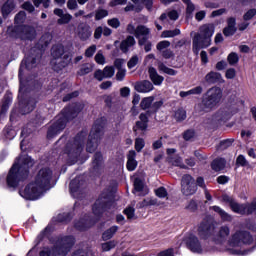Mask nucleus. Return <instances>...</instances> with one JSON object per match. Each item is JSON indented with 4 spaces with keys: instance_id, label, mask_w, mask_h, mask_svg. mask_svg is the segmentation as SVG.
<instances>
[{
    "instance_id": "obj_1",
    "label": "nucleus",
    "mask_w": 256,
    "mask_h": 256,
    "mask_svg": "<svg viewBox=\"0 0 256 256\" xmlns=\"http://www.w3.org/2000/svg\"><path fill=\"white\" fill-rule=\"evenodd\" d=\"M83 109H85V104L83 102H71L66 105L55 117L52 124L48 127L46 138L51 140L55 139L57 135H61V133L65 131L67 123H71L73 119H77Z\"/></svg>"
},
{
    "instance_id": "obj_2",
    "label": "nucleus",
    "mask_w": 256,
    "mask_h": 256,
    "mask_svg": "<svg viewBox=\"0 0 256 256\" xmlns=\"http://www.w3.org/2000/svg\"><path fill=\"white\" fill-rule=\"evenodd\" d=\"M35 166V159L31 156H24L20 162H15L6 176V188L15 191L20 183H25L29 179L31 169Z\"/></svg>"
},
{
    "instance_id": "obj_3",
    "label": "nucleus",
    "mask_w": 256,
    "mask_h": 256,
    "mask_svg": "<svg viewBox=\"0 0 256 256\" xmlns=\"http://www.w3.org/2000/svg\"><path fill=\"white\" fill-rule=\"evenodd\" d=\"M75 241L73 235L58 237L52 246H44L39 251V256H68L75 247Z\"/></svg>"
},
{
    "instance_id": "obj_4",
    "label": "nucleus",
    "mask_w": 256,
    "mask_h": 256,
    "mask_svg": "<svg viewBox=\"0 0 256 256\" xmlns=\"http://www.w3.org/2000/svg\"><path fill=\"white\" fill-rule=\"evenodd\" d=\"M215 34V24L207 23L199 27V32L195 33L192 38V52L194 55H199L201 49L211 47L212 37Z\"/></svg>"
},
{
    "instance_id": "obj_5",
    "label": "nucleus",
    "mask_w": 256,
    "mask_h": 256,
    "mask_svg": "<svg viewBox=\"0 0 256 256\" xmlns=\"http://www.w3.org/2000/svg\"><path fill=\"white\" fill-rule=\"evenodd\" d=\"M87 137V132H78L72 140H69L65 147L64 153L68 156L69 161L72 165H75L79 161V157L83 152V143H85V138Z\"/></svg>"
},
{
    "instance_id": "obj_6",
    "label": "nucleus",
    "mask_w": 256,
    "mask_h": 256,
    "mask_svg": "<svg viewBox=\"0 0 256 256\" xmlns=\"http://www.w3.org/2000/svg\"><path fill=\"white\" fill-rule=\"evenodd\" d=\"M223 99V90L220 87L214 86L209 88L202 96L200 109L203 113H211L213 109L219 107Z\"/></svg>"
},
{
    "instance_id": "obj_7",
    "label": "nucleus",
    "mask_w": 256,
    "mask_h": 256,
    "mask_svg": "<svg viewBox=\"0 0 256 256\" xmlns=\"http://www.w3.org/2000/svg\"><path fill=\"white\" fill-rule=\"evenodd\" d=\"M113 205H115V200L113 199V195L110 193L102 194L99 196L92 205V213L94 215V219H97L99 223L103 218V214L113 209Z\"/></svg>"
},
{
    "instance_id": "obj_8",
    "label": "nucleus",
    "mask_w": 256,
    "mask_h": 256,
    "mask_svg": "<svg viewBox=\"0 0 256 256\" xmlns=\"http://www.w3.org/2000/svg\"><path fill=\"white\" fill-rule=\"evenodd\" d=\"M127 33L130 35H134L136 39H138V45L143 47L149 41V36L151 35V29L147 28V26L143 24H139L136 28L130 23L126 27Z\"/></svg>"
},
{
    "instance_id": "obj_9",
    "label": "nucleus",
    "mask_w": 256,
    "mask_h": 256,
    "mask_svg": "<svg viewBox=\"0 0 256 256\" xmlns=\"http://www.w3.org/2000/svg\"><path fill=\"white\" fill-rule=\"evenodd\" d=\"M198 237L202 239V241H207V239H211L213 235H215V222L211 217L206 216L200 222L197 228Z\"/></svg>"
},
{
    "instance_id": "obj_10",
    "label": "nucleus",
    "mask_w": 256,
    "mask_h": 256,
    "mask_svg": "<svg viewBox=\"0 0 256 256\" xmlns=\"http://www.w3.org/2000/svg\"><path fill=\"white\" fill-rule=\"evenodd\" d=\"M34 181L38 187H41V189H51L53 170L47 166L40 168L34 177Z\"/></svg>"
},
{
    "instance_id": "obj_11",
    "label": "nucleus",
    "mask_w": 256,
    "mask_h": 256,
    "mask_svg": "<svg viewBox=\"0 0 256 256\" xmlns=\"http://www.w3.org/2000/svg\"><path fill=\"white\" fill-rule=\"evenodd\" d=\"M14 33L20 41H35L37 37V30H35V27L27 24L15 26Z\"/></svg>"
},
{
    "instance_id": "obj_12",
    "label": "nucleus",
    "mask_w": 256,
    "mask_h": 256,
    "mask_svg": "<svg viewBox=\"0 0 256 256\" xmlns=\"http://www.w3.org/2000/svg\"><path fill=\"white\" fill-rule=\"evenodd\" d=\"M253 243V235L245 230L236 231L230 240L232 247H240L241 245H251Z\"/></svg>"
},
{
    "instance_id": "obj_13",
    "label": "nucleus",
    "mask_w": 256,
    "mask_h": 256,
    "mask_svg": "<svg viewBox=\"0 0 256 256\" xmlns=\"http://www.w3.org/2000/svg\"><path fill=\"white\" fill-rule=\"evenodd\" d=\"M43 191H45V188H41L34 180L25 186L23 197L27 201H37L43 195Z\"/></svg>"
},
{
    "instance_id": "obj_14",
    "label": "nucleus",
    "mask_w": 256,
    "mask_h": 256,
    "mask_svg": "<svg viewBox=\"0 0 256 256\" xmlns=\"http://www.w3.org/2000/svg\"><path fill=\"white\" fill-rule=\"evenodd\" d=\"M181 191L186 197L195 195L197 193V184L195 178L190 174H184L181 179Z\"/></svg>"
},
{
    "instance_id": "obj_15",
    "label": "nucleus",
    "mask_w": 256,
    "mask_h": 256,
    "mask_svg": "<svg viewBox=\"0 0 256 256\" xmlns=\"http://www.w3.org/2000/svg\"><path fill=\"white\" fill-rule=\"evenodd\" d=\"M97 223L98 220L95 219V217L85 215L78 221L74 222V228L76 229V231L80 232L89 231V229H91V227H95Z\"/></svg>"
},
{
    "instance_id": "obj_16",
    "label": "nucleus",
    "mask_w": 256,
    "mask_h": 256,
    "mask_svg": "<svg viewBox=\"0 0 256 256\" xmlns=\"http://www.w3.org/2000/svg\"><path fill=\"white\" fill-rule=\"evenodd\" d=\"M105 127H107V119L105 117L98 118L92 127L90 137L101 139L105 135Z\"/></svg>"
},
{
    "instance_id": "obj_17",
    "label": "nucleus",
    "mask_w": 256,
    "mask_h": 256,
    "mask_svg": "<svg viewBox=\"0 0 256 256\" xmlns=\"http://www.w3.org/2000/svg\"><path fill=\"white\" fill-rule=\"evenodd\" d=\"M185 245L192 253H203V246L201 241L195 234H189L184 239Z\"/></svg>"
},
{
    "instance_id": "obj_18",
    "label": "nucleus",
    "mask_w": 256,
    "mask_h": 256,
    "mask_svg": "<svg viewBox=\"0 0 256 256\" xmlns=\"http://www.w3.org/2000/svg\"><path fill=\"white\" fill-rule=\"evenodd\" d=\"M101 171H103V153L97 151L92 158V174L100 177Z\"/></svg>"
},
{
    "instance_id": "obj_19",
    "label": "nucleus",
    "mask_w": 256,
    "mask_h": 256,
    "mask_svg": "<svg viewBox=\"0 0 256 256\" xmlns=\"http://www.w3.org/2000/svg\"><path fill=\"white\" fill-rule=\"evenodd\" d=\"M149 127V116L145 112L140 113L139 120L135 122L132 130L134 133L138 131H147Z\"/></svg>"
},
{
    "instance_id": "obj_20",
    "label": "nucleus",
    "mask_w": 256,
    "mask_h": 256,
    "mask_svg": "<svg viewBox=\"0 0 256 256\" xmlns=\"http://www.w3.org/2000/svg\"><path fill=\"white\" fill-rule=\"evenodd\" d=\"M212 119L217 125H225L231 119V113L225 109H219L213 114Z\"/></svg>"
},
{
    "instance_id": "obj_21",
    "label": "nucleus",
    "mask_w": 256,
    "mask_h": 256,
    "mask_svg": "<svg viewBox=\"0 0 256 256\" xmlns=\"http://www.w3.org/2000/svg\"><path fill=\"white\" fill-rule=\"evenodd\" d=\"M23 89H25V86L23 85V83L20 82L18 95L19 105H25L26 107H28V113H31V111H34L35 107H37V102H35V100L23 99V96H21V93H23Z\"/></svg>"
},
{
    "instance_id": "obj_22",
    "label": "nucleus",
    "mask_w": 256,
    "mask_h": 256,
    "mask_svg": "<svg viewBox=\"0 0 256 256\" xmlns=\"http://www.w3.org/2000/svg\"><path fill=\"white\" fill-rule=\"evenodd\" d=\"M53 233V228L51 226H46L37 236L36 238V245L29 250L28 255H31V253H33V250L37 247V245H39V243H41L44 239H49V237H51V234Z\"/></svg>"
},
{
    "instance_id": "obj_23",
    "label": "nucleus",
    "mask_w": 256,
    "mask_h": 256,
    "mask_svg": "<svg viewBox=\"0 0 256 256\" xmlns=\"http://www.w3.org/2000/svg\"><path fill=\"white\" fill-rule=\"evenodd\" d=\"M134 89L138 93H149V92L153 91V89H155V87L153 86V83H151V81L143 80L140 82H136Z\"/></svg>"
},
{
    "instance_id": "obj_24",
    "label": "nucleus",
    "mask_w": 256,
    "mask_h": 256,
    "mask_svg": "<svg viewBox=\"0 0 256 256\" xmlns=\"http://www.w3.org/2000/svg\"><path fill=\"white\" fill-rule=\"evenodd\" d=\"M15 7H17L15 0H6L1 7V15L3 19H7V17L15 11Z\"/></svg>"
},
{
    "instance_id": "obj_25",
    "label": "nucleus",
    "mask_w": 256,
    "mask_h": 256,
    "mask_svg": "<svg viewBox=\"0 0 256 256\" xmlns=\"http://www.w3.org/2000/svg\"><path fill=\"white\" fill-rule=\"evenodd\" d=\"M12 103H13V93L6 92L2 99V105L0 106V115H6Z\"/></svg>"
},
{
    "instance_id": "obj_26",
    "label": "nucleus",
    "mask_w": 256,
    "mask_h": 256,
    "mask_svg": "<svg viewBox=\"0 0 256 256\" xmlns=\"http://www.w3.org/2000/svg\"><path fill=\"white\" fill-rule=\"evenodd\" d=\"M135 157H137V152H135V150H130L127 155V171H135V169H137L139 162L135 160Z\"/></svg>"
},
{
    "instance_id": "obj_27",
    "label": "nucleus",
    "mask_w": 256,
    "mask_h": 256,
    "mask_svg": "<svg viewBox=\"0 0 256 256\" xmlns=\"http://www.w3.org/2000/svg\"><path fill=\"white\" fill-rule=\"evenodd\" d=\"M93 32L91 31V26L84 24L78 26V37L80 41H87L91 37Z\"/></svg>"
},
{
    "instance_id": "obj_28",
    "label": "nucleus",
    "mask_w": 256,
    "mask_h": 256,
    "mask_svg": "<svg viewBox=\"0 0 256 256\" xmlns=\"http://www.w3.org/2000/svg\"><path fill=\"white\" fill-rule=\"evenodd\" d=\"M70 63H71V54H64L62 55L61 61L56 62L53 65V69L54 71H56V73H59V71H63L65 67H68Z\"/></svg>"
},
{
    "instance_id": "obj_29",
    "label": "nucleus",
    "mask_w": 256,
    "mask_h": 256,
    "mask_svg": "<svg viewBox=\"0 0 256 256\" xmlns=\"http://www.w3.org/2000/svg\"><path fill=\"white\" fill-rule=\"evenodd\" d=\"M150 80L152 81L153 85L159 86L163 84V81H165V77L159 75L157 73V69L155 67H150L148 69Z\"/></svg>"
},
{
    "instance_id": "obj_30",
    "label": "nucleus",
    "mask_w": 256,
    "mask_h": 256,
    "mask_svg": "<svg viewBox=\"0 0 256 256\" xmlns=\"http://www.w3.org/2000/svg\"><path fill=\"white\" fill-rule=\"evenodd\" d=\"M101 139L94 138L89 135L87 143H86V151L87 153H95L97 151V147H99V142Z\"/></svg>"
},
{
    "instance_id": "obj_31",
    "label": "nucleus",
    "mask_w": 256,
    "mask_h": 256,
    "mask_svg": "<svg viewBox=\"0 0 256 256\" xmlns=\"http://www.w3.org/2000/svg\"><path fill=\"white\" fill-rule=\"evenodd\" d=\"M222 201L224 203H228L230 209L233 211V213H239L241 212V210H239V203L235 202V199H233V197L224 194L222 195Z\"/></svg>"
},
{
    "instance_id": "obj_32",
    "label": "nucleus",
    "mask_w": 256,
    "mask_h": 256,
    "mask_svg": "<svg viewBox=\"0 0 256 256\" xmlns=\"http://www.w3.org/2000/svg\"><path fill=\"white\" fill-rule=\"evenodd\" d=\"M222 76L219 72L211 71L205 76L206 83H209L210 85H215V83H219L221 81Z\"/></svg>"
},
{
    "instance_id": "obj_33",
    "label": "nucleus",
    "mask_w": 256,
    "mask_h": 256,
    "mask_svg": "<svg viewBox=\"0 0 256 256\" xmlns=\"http://www.w3.org/2000/svg\"><path fill=\"white\" fill-rule=\"evenodd\" d=\"M227 165L225 158H216L211 162V169L213 171H223Z\"/></svg>"
},
{
    "instance_id": "obj_34",
    "label": "nucleus",
    "mask_w": 256,
    "mask_h": 256,
    "mask_svg": "<svg viewBox=\"0 0 256 256\" xmlns=\"http://www.w3.org/2000/svg\"><path fill=\"white\" fill-rule=\"evenodd\" d=\"M163 100H159L156 102H152L150 109L144 112L148 117H151V115H156L159 112V109L163 107Z\"/></svg>"
},
{
    "instance_id": "obj_35",
    "label": "nucleus",
    "mask_w": 256,
    "mask_h": 256,
    "mask_svg": "<svg viewBox=\"0 0 256 256\" xmlns=\"http://www.w3.org/2000/svg\"><path fill=\"white\" fill-rule=\"evenodd\" d=\"M57 223H63L64 225H67L73 221V215L71 212H63L57 215L56 217Z\"/></svg>"
},
{
    "instance_id": "obj_36",
    "label": "nucleus",
    "mask_w": 256,
    "mask_h": 256,
    "mask_svg": "<svg viewBox=\"0 0 256 256\" xmlns=\"http://www.w3.org/2000/svg\"><path fill=\"white\" fill-rule=\"evenodd\" d=\"M117 231H119V226H111L102 233V239L104 241H109L110 239H113Z\"/></svg>"
},
{
    "instance_id": "obj_37",
    "label": "nucleus",
    "mask_w": 256,
    "mask_h": 256,
    "mask_svg": "<svg viewBox=\"0 0 256 256\" xmlns=\"http://www.w3.org/2000/svg\"><path fill=\"white\" fill-rule=\"evenodd\" d=\"M235 143V138H227L224 140H221L219 144L216 146V149L218 151H226V149H229Z\"/></svg>"
},
{
    "instance_id": "obj_38",
    "label": "nucleus",
    "mask_w": 256,
    "mask_h": 256,
    "mask_svg": "<svg viewBox=\"0 0 256 256\" xmlns=\"http://www.w3.org/2000/svg\"><path fill=\"white\" fill-rule=\"evenodd\" d=\"M153 101H155L154 96L144 97L140 102V108L142 111H149L151 109V105H153Z\"/></svg>"
},
{
    "instance_id": "obj_39",
    "label": "nucleus",
    "mask_w": 256,
    "mask_h": 256,
    "mask_svg": "<svg viewBox=\"0 0 256 256\" xmlns=\"http://www.w3.org/2000/svg\"><path fill=\"white\" fill-rule=\"evenodd\" d=\"M158 70L162 71V73H165L166 75H170L171 77H175L178 73L177 70L167 67L163 62H158Z\"/></svg>"
},
{
    "instance_id": "obj_40",
    "label": "nucleus",
    "mask_w": 256,
    "mask_h": 256,
    "mask_svg": "<svg viewBox=\"0 0 256 256\" xmlns=\"http://www.w3.org/2000/svg\"><path fill=\"white\" fill-rule=\"evenodd\" d=\"M174 119L177 123H183V121H185V119H187V111L185 109L178 108L175 112H174Z\"/></svg>"
},
{
    "instance_id": "obj_41",
    "label": "nucleus",
    "mask_w": 256,
    "mask_h": 256,
    "mask_svg": "<svg viewBox=\"0 0 256 256\" xmlns=\"http://www.w3.org/2000/svg\"><path fill=\"white\" fill-rule=\"evenodd\" d=\"M177 35H181V30L179 28H176L174 30H164L161 33V38L169 39V38L177 37Z\"/></svg>"
},
{
    "instance_id": "obj_42",
    "label": "nucleus",
    "mask_w": 256,
    "mask_h": 256,
    "mask_svg": "<svg viewBox=\"0 0 256 256\" xmlns=\"http://www.w3.org/2000/svg\"><path fill=\"white\" fill-rule=\"evenodd\" d=\"M212 210L221 217L222 221H231V215H229L225 210L219 206H212Z\"/></svg>"
},
{
    "instance_id": "obj_43",
    "label": "nucleus",
    "mask_w": 256,
    "mask_h": 256,
    "mask_svg": "<svg viewBox=\"0 0 256 256\" xmlns=\"http://www.w3.org/2000/svg\"><path fill=\"white\" fill-rule=\"evenodd\" d=\"M134 191H136V193H142V191L145 189V182L143 181V179L136 177L134 179Z\"/></svg>"
},
{
    "instance_id": "obj_44",
    "label": "nucleus",
    "mask_w": 256,
    "mask_h": 256,
    "mask_svg": "<svg viewBox=\"0 0 256 256\" xmlns=\"http://www.w3.org/2000/svg\"><path fill=\"white\" fill-rule=\"evenodd\" d=\"M105 17H109V11L103 8H98L95 10V21H101V19H105Z\"/></svg>"
},
{
    "instance_id": "obj_45",
    "label": "nucleus",
    "mask_w": 256,
    "mask_h": 256,
    "mask_svg": "<svg viewBox=\"0 0 256 256\" xmlns=\"http://www.w3.org/2000/svg\"><path fill=\"white\" fill-rule=\"evenodd\" d=\"M256 249V245L255 246H252L251 248L249 249H245L243 251L241 250H237V249H230L229 250V253L231 255H249V253H253Z\"/></svg>"
},
{
    "instance_id": "obj_46",
    "label": "nucleus",
    "mask_w": 256,
    "mask_h": 256,
    "mask_svg": "<svg viewBox=\"0 0 256 256\" xmlns=\"http://www.w3.org/2000/svg\"><path fill=\"white\" fill-rule=\"evenodd\" d=\"M65 55V48L63 46H56L53 48L52 57L54 59H61Z\"/></svg>"
},
{
    "instance_id": "obj_47",
    "label": "nucleus",
    "mask_w": 256,
    "mask_h": 256,
    "mask_svg": "<svg viewBox=\"0 0 256 256\" xmlns=\"http://www.w3.org/2000/svg\"><path fill=\"white\" fill-rule=\"evenodd\" d=\"M101 247L102 251L104 252L111 251V249H115V247H117V241L110 240L108 242L102 243Z\"/></svg>"
},
{
    "instance_id": "obj_48",
    "label": "nucleus",
    "mask_w": 256,
    "mask_h": 256,
    "mask_svg": "<svg viewBox=\"0 0 256 256\" xmlns=\"http://www.w3.org/2000/svg\"><path fill=\"white\" fill-rule=\"evenodd\" d=\"M70 193H78L79 189H81V184L78 179H73L69 184Z\"/></svg>"
},
{
    "instance_id": "obj_49",
    "label": "nucleus",
    "mask_w": 256,
    "mask_h": 256,
    "mask_svg": "<svg viewBox=\"0 0 256 256\" xmlns=\"http://www.w3.org/2000/svg\"><path fill=\"white\" fill-rule=\"evenodd\" d=\"M71 19H73V16L69 13H66L57 20L58 25H67L71 23Z\"/></svg>"
},
{
    "instance_id": "obj_50",
    "label": "nucleus",
    "mask_w": 256,
    "mask_h": 256,
    "mask_svg": "<svg viewBox=\"0 0 256 256\" xmlns=\"http://www.w3.org/2000/svg\"><path fill=\"white\" fill-rule=\"evenodd\" d=\"M236 167H249V161L243 154L238 155L236 158Z\"/></svg>"
},
{
    "instance_id": "obj_51",
    "label": "nucleus",
    "mask_w": 256,
    "mask_h": 256,
    "mask_svg": "<svg viewBox=\"0 0 256 256\" xmlns=\"http://www.w3.org/2000/svg\"><path fill=\"white\" fill-rule=\"evenodd\" d=\"M71 256H93V252L83 248H78L72 252Z\"/></svg>"
},
{
    "instance_id": "obj_52",
    "label": "nucleus",
    "mask_w": 256,
    "mask_h": 256,
    "mask_svg": "<svg viewBox=\"0 0 256 256\" xmlns=\"http://www.w3.org/2000/svg\"><path fill=\"white\" fill-rule=\"evenodd\" d=\"M227 61H228L229 65H231V66L237 65V63H239V55L236 52H231L227 56Z\"/></svg>"
},
{
    "instance_id": "obj_53",
    "label": "nucleus",
    "mask_w": 256,
    "mask_h": 256,
    "mask_svg": "<svg viewBox=\"0 0 256 256\" xmlns=\"http://www.w3.org/2000/svg\"><path fill=\"white\" fill-rule=\"evenodd\" d=\"M134 147H135V151H137V153H141V151H143V149L145 147V140L143 138H136Z\"/></svg>"
},
{
    "instance_id": "obj_54",
    "label": "nucleus",
    "mask_w": 256,
    "mask_h": 256,
    "mask_svg": "<svg viewBox=\"0 0 256 256\" xmlns=\"http://www.w3.org/2000/svg\"><path fill=\"white\" fill-rule=\"evenodd\" d=\"M169 47H171V42H169V40H162L156 45L157 51H163L164 49L167 50Z\"/></svg>"
},
{
    "instance_id": "obj_55",
    "label": "nucleus",
    "mask_w": 256,
    "mask_h": 256,
    "mask_svg": "<svg viewBox=\"0 0 256 256\" xmlns=\"http://www.w3.org/2000/svg\"><path fill=\"white\" fill-rule=\"evenodd\" d=\"M22 63H24L26 69H29V67H33V65L37 64V58L27 56L26 59L22 61Z\"/></svg>"
},
{
    "instance_id": "obj_56",
    "label": "nucleus",
    "mask_w": 256,
    "mask_h": 256,
    "mask_svg": "<svg viewBox=\"0 0 256 256\" xmlns=\"http://www.w3.org/2000/svg\"><path fill=\"white\" fill-rule=\"evenodd\" d=\"M105 79H111L115 75V68L113 66H106L103 69Z\"/></svg>"
},
{
    "instance_id": "obj_57",
    "label": "nucleus",
    "mask_w": 256,
    "mask_h": 256,
    "mask_svg": "<svg viewBox=\"0 0 256 256\" xmlns=\"http://www.w3.org/2000/svg\"><path fill=\"white\" fill-rule=\"evenodd\" d=\"M91 71H93V68L89 67V65L87 64H84L77 72V75H79L80 77H83L85 75H89Z\"/></svg>"
},
{
    "instance_id": "obj_58",
    "label": "nucleus",
    "mask_w": 256,
    "mask_h": 256,
    "mask_svg": "<svg viewBox=\"0 0 256 256\" xmlns=\"http://www.w3.org/2000/svg\"><path fill=\"white\" fill-rule=\"evenodd\" d=\"M77 97H79V91L76 90V91H73L71 93L64 95L62 98V101H63V103H67V102L71 101V99H75Z\"/></svg>"
},
{
    "instance_id": "obj_59",
    "label": "nucleus",
    "mask_w": 256,
    "mask_h": 256,
    "mask_svg": "<svg viewBox=\"0 0 256 256\" xmlns=\"http://www.w3.org/2000/svg\"><path fill=\"white\" fill-rule=\"evenodd\" d=\"M246 215H253L256 211V198L249 204H246Z\"/></svg>"
},
{
    "instance_id": "obj_60",
    "label": "nucleus",
    "mask_w": 256,
    "mask_h": 256,
    "mask_svg": "<svg viewBox=\"0 0 256 256\" xmlns=\"http://www.w3.org/2000/svg\"><path fill=\"white\" fill-rule=\"evenodd\" d=\"M235 33H237V28H233L231 26H226L223 29L224 37H233V35H235Z\"/></svg>"
},
{
    "instance_id": "obj_61",
    "label": "nucleus",
    "mask_w": 256,
    "mask_h": 256,
    "mask_svg": "<svg viewBox=\"0 0 256 256\" xmlns=\"http://www.w3.org/2000/svg\"><path fill=\"white\" fill-rule=\"evenodd\" d=\"M155 195L156 197H159V199H165L167 197V189L163 186L159 187L158 189L155 190Z\"/></svg>"
},
{
    "instance_id": "obj_62",
    "label": "nucleus",
    "mask_w": 256,
    "mask_h": 256,
    "mask_svg": "<svg viewBox=\"0 0 256 256\" xmlns=\"http://www.w3.org/2000/svg\"><path fill=\"white\" fill-rule=\"evenodd\" d=\"M255 15H256V9L251 8L243 15V19L244 21H251V19H253Z\"/></svg>"
},
{
    "instance_id": "obj_63",
    "label": "nucleus",
    "mask_w": 256,
    "mask_h": 256,
    "mask_svg": "<svg viewBox=\"0 0 256 256\" xmlns=\"http://www.w3.org/2000/svg\"><path fill=\"white\" fill-rule=\"evenodd\" d=\"M194 137H195V130L193 129H188L183 133L184 141H191V139H193Z\"/></svg>"
},
{
    "instance_id": "obj_64",
    "label": "nucleus",
    "mask_w": 256,
    "mask_h": 256,
    "mask_svg": "<svg viewBox=\"0 0 256 256\" xmlns=\"http://www.w3.org/2000/svg\"><path fill=\"white\" fill-rule=\"evenodd\" d=\"M157 256H175V249L168 248L166 250L160 251Z\"/></svg>"
}]
</instances>
